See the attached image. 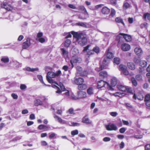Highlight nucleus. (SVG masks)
<instances>
[{
  "label": "nucleus",
  "mask_w": 150,
  "mask_h": 150,
  "mask_svg": "<svg viewBox=\"0 0 150 150\" xmlns=\"http://www.w3.org/2000/svg\"><path fill=\"white\" fill-rule=\"evenodd\" d=\"M71 33L74 37L76 38L77 41L81 46H83L86 44L87 41V36L85 33H78L74 31H71Z\"/></svg>",
  "instance_id": "obj_1"
},
{
  "label": "nucleus",
  "mask_w": 150,
  "mask_h": 150,
  "mask_svg": "<svg viewBox=\"0 0 150 150\" xmlns=\"http://www.w3.org/2000/svg\"><path fill=\"white\" fill-rule=\"evenodd\" d=\"M61 71L60 70L57 71L56 73L52 71H49L46 76V79L48 81L52 84H57V83L54 81L52 79L57 76L61 74Z\"/></svg>",
  "instance_id": "obj_2"
},
{
  "label": "nucleus",
  "mask_w": 150,
  "mask_h": 150,
  "mask_svg": "<svg viewBox=\"0 0 150 150\" xmlns=\"http://www.w3.org/2000/svg\"><path fill=\"white\" fill-rule=\"evenodd\" d=\"M57 84H52V87L54 88H57V90L56 91V93L60 94L62 92V91H61L60 88L57 86L59 87L62 91H65L66 90L63 84L61 83H59V84H58L57 83Z\"/></svg>",
  "instance_id": "obj_3"
},
{
  "label": "nucleus",
  "mask_w": 150,
  "mask_h": 150,
  "mask_svg": "<svg viewBox=\"0 0 150 150\" xmlns=\"http://www.w3.org/2000/svg\"><path fill=\"white\" fill-rule=\"evenodd\" d=\"M81 61L82 60L81 58L78 57L76 55L73 56L71 59L70 60V62L71 65V67H73L74 63H80Z\"/></svg>",
  "instance_id": "obj_4"
},
{
  "label": "nucleus",
  "mask_w": 150,
  "mask_h": 150,
  "mask_svg": "<svg viewBox=\"0 0 150 150\" xmlns=\"http://www.w3.org/2000/svg\"><path fill=\"white\" fill-rule=\"evenodd\" d=\"M105 127L106 129L108 131H116L118 129L116 125L113 124L105 125Z\"/></svg>",
  "instance_id": "obj_5"
},
{
  "label": "nucleus",
  "mask_w": 150,
  "mask_h": 150,
  "mask_svg": "<svg viewBox=\"0 0 150 150\" xmlns=\"http://www.w3.org/2000/svg\"><path fill=\"white\" fill-rule=\"evenodd\" d=\"M54 117L56 119L59 123L63 124H66L67 125H69L68 122L66 120H62L60 117H59L56 115H54Z\"/></svg>",
  "instance_id": "obj_6"
},
{
  "label": "nucleus",
  "mask_w": 150,
  "mask_h": 150,
  "mask_svg": "<svg viewBox=\"0 0 150 150\" xmlns=\"http://www.w3.org/2000/svg\"><path fill=\"white\" fill-rule=\"evenodd\" d=\"M106 84L108 86H109V84L106 82L100 80L98 82L97 87L98 88H101L104 87Z\"/></svg>",
  "instance_id": "obj_7"
},
{
  "label": "nucleus",
  "mask_w": 150,
  "mask_h": 150,
  "mask_svg": "<svg viewBox=\"0 0 150 150\" xmlns=\"http://www.w3.org/2000/svg\"><path fill=\"white\" fill-rule=\"evenodd\" d=\"M117 88L120 90L122 91H127L128 92H131V89L128 88V87L123 86L121 85H118L117 86Z\"/></svg>",
  "instance_id": "obj_8"
},
{
  "label": "nucleus",
  "mask_w": 150,
  "mask_h": 150,
  "mask_svg": "<svg viewBox=\"0 0 150 150\" xmlns=\"http://www.w3.org/2000/svg\"><path fill=\"white\" fill-rule=\"evenodd\" d=\"M1 6L8 11H11L13 9L11 5L5 2H4L1 4Z\"/></svg>",
  "instance_id": "obj_9"
},
{
  "label": "nucleus",
  "mask_w": 150,
  "mask_h": 150,
  "mask_svg": "<svg viewBox=\"0 0 150 150\" xmlns=\"http://www.w3.org/2000/svg\"><path fill=\"white\" fill-rule=\"evenodd\" d=\"M121 48L123 51H127L130 49L131 46L129 45L128 44L123 43L121 45Z\"/></svg>",
  "instance_id": "obj_10"
},
{
  "label": "nucleus",
  "mask_w": 150,
  "mask_h": 150,
  "mask_svg": "<svg viewBox=\"0 0 150 150\" xmlns=\"http://www.w3.org/2000/svg\"><path fill=\"white\" fill-rule=\"evenodd\" d=\"M89 15L87 11L84 12L83 13L80 14L78 16V18L82 20L86 19L88 18Z\"/></svg>",
  "instance_id": "obj_11"
},
{
  "label": "nucleus",
  "mask_w": 150,
  "mask_h": 150,
  "mask_svg": "<svg viewBox=\"0 0 150 150\" xmlns=\"http://www.w3.org/2000/svg\"><path fill=\"white\" fill-rule=\"evenodd\" d=\"M134 52L135 54L137 56H140L143 53L142 49L139 46L135 48L134 49Z\"/></svg>",
  "instance_id": "obj_12"
},
{
  "label": "nucleus",
  "mask_w": 150,
  "mask_h": 150,
  "mask_svg": "<svg viewBox=\"0 0 150 150\" xmlns=\"http://www.w3.org/2000/svg\"><path fill=\"white\" fill-rule=\"evenodd\" d=\"M30 45V40L29 38L26 39V41L24 42L23 44V49H26L29 47Z\"/></svg>",
  "instance_id": "obj_13"
},
{
  "label": "nucleus",
  "mask_w": 150,
  "mask_h": 150,
  "mask_svg": "<svg viewBox=\"0 0 150 150\" xmlns=\"http://www.w3.org/2000/svg\"><path fill=\"white\" fill-rule=\"evenodd\" d=\"M74 81L75 83L79 85L83 83L84 81V80L83 78L81 77L75 78Z\"/></svg>",
  "instance_id": "obj_14"
},
{
  "label": "nucleus",
  "mask_w": 150,
  "mask_h": 150,
  "mask_svg": "<svg viewBox=\"0 0 150 150\" xmlns=\"http://www.w3.org/2000/svg\"><path fill=\"white\" fill-rule=\"evenodd\" d=\"M82 122L84 123L91 124L92 123V121L90 120L87 116L84 117L82 119Z\"/></svg>",
  "instance_id": "obj_15"
},
{
  "label": "nucleus",
  "mask_w": 150,
  "mask_h": 150,
  "mask_svg": "<svg viewBox=\"0 0 150 150\" xmlns=\"http://www.w3.org/2000/svg\"><path fill=\"white\" fill-rule=\"evenodd\" d=\"M105 56L106 57V58H107L108 59H111L114 57L113 54L109 51V49L106 52L105 54Z\"/></svg>",
  "instance_id": "obj_16"
},
{
  "label": "nucleus",
  "mask_w": 150,
  "mask_h": 150,
  "mask_svg": "<svg viewBox=\"0 0 150 150\" xmlns=\"http://www.w3.org/2000/svg\"><path fill=\"white\" fill-rule=\"evenodd\" d=\"M78 94L79 98H85L87 96L86 93L82 91L78 92Z\"/></svg>",
  "instance_id": "obj_17"
},
{
  "label": "nucleus",
  "mask_w": 150,
  "mask_h": 150,
  "mask_svg": "<svg viewBox=\"0 0 150 150\" xmlns=\"http://www.w3.org/2000/svg\"><path fill=\"white\" fill-rule=\"evenodd\" d=\"M121 35L122 36H123V38L126 41H129L131 40L132 39V38L130 35L122 33H121Z\"/></svg>",
  "instance_id": "obj_18"
},
{
  "label": "nucleus",
  "mask_w": 150,
  "mask_h": 150,
  "mask_svg": "<svg viewBox=\"0 0 150 150\" xmlns=\"http://www.w3.org/2000/svg\"><path fill=\"white\" fill-rule=\"evenodd\" d=\"M1 61L4 63L6 64L8 63L9 62V58L7 56H2L1 58Z\"/></svg>",
  "instance_id": "obj_19"
},
{
  "label": "nucleus",
  "mask_w": 150,
  "mask_h": 150,
  "mask_svg": "<svg viewBox=\"0 0 150 150\" xmlns=\"http://www.w3.org/2000/svg\"><path fill=\"white\" fill-rule=\"evenodd\" d=\"M99 76L100 79H102L106 78L108 76L107 73L105 71H102L99 73Z\"/></svg>",
  "instance_id": "obj_20"
},
{
  "label": "nucleus",
  "mask_w": 150,
  "mask_h": 150,
  "mask_svg": "<svg viewBox=\"0 0 150 150\" xmlns=\"http://www.w3.org/2000/svg\"><path fill=\"white\" fill-rule=\"evenodd\" d=\"M87 85L85 84H81L78 85V89L80 90H82L86 89L87 88Z\"/></svg>",
  "instance_id": "obj_21"
},
{
  "label": "nucleus",
  "mask_w": 150,
  "mask_h": 150,
  "mask_svg": "<svg viewBox=\"0 0 150 150\" xmlns=\"http://www.w3.org/2000/svg\"><path fill=\"white\" fill-rule=\"evenodd\" d=\"M108 63V60L107 58H105L103 60V65L101 66H103V68L106 69L107 68Z\"/></svg>",
  "instance_id": "obj_22"
},
{
  "label": "nucleus",
  "mask_w": 150,
  "mask_h": 150,
  "mask_svg": "<svg viewBox=\"0 0 150 150\" xmlns=\"http://www.w3.org/2000/svg\"><path fill=\"white\" fill-rule=\"evenodd\" d=\"M110 12V9L106 7H104L102 10V12L105 14H108Z\"/></svg>",
  "instance_id": "obj_23"
},
{
  "label": "nucleus",
  "mask_w": 150,
  "mask_h": 150,
  "mask_svg": "<svg viewBox=\"0 0 150 150\" xmlns=\"http://www.w3.org/2000/svg\"><path fill=\"white\" fill-rule=\"evenodd\" d=\"M128 68L131 70H134L135 68L134 64L132 62H128L127 64Z\"/></svg>",
  "instance_id": "obj_24"
},
{
  "label": "nucleus",
  "mask_w": 150,
  "mask_h": 150,
  "mask_svg": "<svg viewBox=\"0 0 150 150\" xmlns=\"http://www.w3.org/2000/svg\"><path fill=\"white\" fill-rule=\"evenodd\" d=\"M117 80L116 78L113 77L111 81V86L112 87L115 86L117 84Z\"/></svg>",
  "instance_id": "obj_25"
},
{
  "label": "nucleus",
  "mask_w": 150,
  "mask_h": 150,
  "mask_svg": "<svg viewBox=\"0 0 150 150\" xmlns=\"http://www.w3.org/2000/svg\"><path fill=\"white\" fill-rule=\"evenodd\" d=\"M61 51L64 57L65 58H66L68 57V52L66 49L64 48H62L61 49Z\"/></svg>",
  "instance_id": "obj_26"
},
{
  "label": "nucleus",
  "mask_w": 150,
  "mask_h": 150,
  "mask_svg": "<svg viewBox=\"0 0 150 150\" xmlns=\"http://www.w3.org/2000/svg\"><path fill=\"white\" fill-rule=\"evenodd\" d=\"M38 128L40 130L44 129L45 130H49L48 127L44 125H41L38 127Z\"/></svg>",
  "instance_id": "obj_27"
},
{
  "label": "nucleus",
  "mask_w": 150,
  "mask_h": 150,
  "mask_svg": "<svg viewBox=\"0 0 150 150\" xmlns=\"http://www.w3.org/2000/svg\"><path fill=\"white\" fill-rule=\"evenodd\" d=\"M35 105V106H38L41 105L42 104V102L39 99H36L34 101Z\"/></svg>",
  "instance_id": "obj_28"
},
{
  "label": "nucleus",
  "mask_w": 150,
  "mask_h": 150,
  "mask_svg": "<svg viewBox=\"0 0 150 150\" xmlns=\"http://www.w3.org/2000/svg\"><path fill=\"white\" fill-rule=\"evenodd\" d=\"M139 64L142 67H146L147 63L144 60H141L139 62Z\"/></svg>",
  "instance_id": "obj_29"
},
{
  "label": "nucleus",
  "mask_w": 150,
  "mask_h": 150,
  "mask_svg": "<svg viewBox=\"0 0 150 150\" xmlns=\"http://www.w3.org/2000/svg\"><path fill=\"white\" fill-rule=\"evenodd\" d=\"M76 9L79 11H83L84 12L87 11L85 7L82 6H79Z\"/></svg>",
  "instance_id": "obj_30"
},
{
  "label": "nucleus",
  "mask_w": 150,
  "mask_h": 150,
  "mask_svg": "<svg viewBox=\"0 0 150 150\" xmlns=\"http://www.w3.org/2000/svg\"><path fill=\"white\" fill-rule=\"evenodd\" d=\"M26 70L28 71L33 72L35 71H38V69L37 68H31L30 67H28L26 68Z\"/></svg>",
  "instance_id": "obj_31"
},
{
  "label": "nucleus",
  "mask_w": 150,
  "mask_h": 150,
  "mask_svg": "<svg viewBox=\"0 0 150 150\" xmlns=\"http://www.w3.org/2000/svg\"><path fill=\"white\" fill-rule=\"evenodd\" d=\"M64 91H65V92L63 93V95H64L65 98H68L70 96V94L69 93V91L66 90Z\"/></svg>",
  "instance_id": "obj_32"
},
{
  "label": "nucleus",
  "mask_w": 150,
  "mask_h": 150,
  "mask_svg": "<svg viewBox=\"0 0 150 150\" xmlns=\"http://www.w3.org/2000/svg\"><path fill=\"white\" fill-rule=\"evenodd\" d=\"M143 17L144 19H146L147 18V19L150 21V13H147L144 14Z\"/></svg>",
  "instance_id": "obj_33"
},
{
  "label": "nucleus",
  "mask_w": 150,
  "mask_h": 150,
  "mask_svg": "<svg viewBox=\"0 0 150 150\" xmlns=\"http://www.w3.org/2000/svg\"><path fill=\"white\" fill-rule=\"evenodd\" d=\"M71 41L68 39L64 43V46L66 47H68L71 43Z\"/></svg>",
  "instance_id": "obj_34"
},
{
  "label": "nucleus",
  "mask_w": 150,
  "mask_h": 150,
  "mask_svg": "<svg viewBox=\"0 0 150 150\" xmlns=\"http://www.w3.org/2000/svg\"><path fill=\"white\" fill-rule=\"evenodd\" d=\"M115 21L117 23H122L123 25H124V23L122 19L120 18L117 17L116 18Z\"/></svg>",
  "instance_id": "obj_35"
},
{
  "label": "nucleus",
  "mask_w": 150,
  "mask_h": 150,
  "mask_svg": "<svg viewBox=\"0 0 150 150\" xmlns=\"http://www.w3.org/2000/svg\"><path fill=\"white\" fill-rule=\"evenodd\" d=\"M87 92L88 94L89 95L93 94V88L92 87L89 88L87 90Z\"/></svg>",
  "instance_id": "obj_36"
},
{
  "label": "nucleus",
  "mask_w": 150,
  "mask_h": 150,
  "mask_svg": "<svg viewBox=\"0 0 150 150\" xmlns=\"http://www.w3.org/2000/svg\"><path fill=\"white\" fill-rule=\"evenodd\" d=\"M37 77L40 81L43 84H44V85L47 86V85H46V84L43 81V78L42 76L41 75H38L37 76Z\"/></svg>",
  "instance_id": "obj_37"
},
{
  "label": "nucleus",
  "mask_w": 150,
  "mask_h": 150,
  "mask_svg": "<svg viewBox=\"0 0 150 150\" xmlns=\"http://www.w3.org/2000/svg\"><path fill=\"white\" fill-rule=\"evenodd\" d=\"M94 52H95L96 53H98L100 51V48L98 47H94L93 49Z\"/></svg>",
  "instance_id": "obj_38"
},
{
  "label": "nucleus",
  "mask_w": 150,
  "mask_h": 150,
  "mask_svg": "<svg viewBox=\"0 0 150 150\" xmlns=\"http://www.w3.org/2000/svg\"><path fill=\"white\" fill-rule=\"evenodd\" d=\"M131 81L133 85L135 86H136L137 85V82L134 78L133 77L132 78H131Z\"/></svg>",
  "instance_id": "obj_39"
},
{
  "label": "nucleus",
  "mask_w": 150,
  "mask_h": 150,
  "mask_svg": "<svg viewBox=\"0 0 150 150\" xmlns=\"http://www.w3.org/2000/svg\"><path fill=\"white\" fill-rule=\"evenodd\" d=\"M120 60L119 58H115L114 59V62L117 64H120Z\"/></svg>",
  "instance_id": "obj_40"
},
{
  "label": "nucleus",
  "mask_w": 150,
  "mask_h": 150,
  "mask_svg": "<svg viewBox=\"0 0 150 150\" xmlns=\"http://www.w3.org/2000/svg\"><path fill=\"white\" fill-rule=\"evenodd\" d=\"M130 7V5L127 2H125L123 5V8L124 9H126L129 8Z\"/></svg>",
  "instance_id": "obj_41"
},
{
  "label": "nucleus",
  "mask_w": 150,
  "mask_h": 150,
  "mask_svg": "<svg viewBox=\"0 0 150 150\" xmlns=\"http://www.w3.org/2000/svg\"><path fill=\"white\" fill-rule=\"evenodd\" d=\"M144 100L146 102L150 100V95L149 94L146 95L145 97Z\"/></svg>",
  "instance_id": "obj_42"
},
{
  "label": "nucleus",
  "mask_w": 150,
  "mask_h": 150,
  "mask_svg": "<svg viewBox=\"0 0 150 150\" xmlns=\"http://www.w3.org/2000/svg\"><path fill=\"white\" fill-rule=\"evenodd\" d=\"M79 132L76 129L74 130H73L71 132V134L73 136H74L78 134Z\"/></svg>",
  "instance_id": "obj_43"
},
{
  "label": "nucleus",
  "mask_w": 150,
  "mask_h": 150,
  "mask_svg": "<svg viewBox=\"0 0 150 150\" xmlns=\"http://www.w3.org/2000/svg\"><path fill=\"white\" fill-rule=\"evenodd\" d=\"M76 24L77 25L80 26L82 27H86V24H85L84 23L82 22H79L76 23Z\"/></svg>",
  "instance_id": "obj_44"
},
{
  "label": "nucleus",
  "mask_w": 150,
  "mask_h": 150,
  "mask_svg": "<svg viewBox=\"0 0 150 150\" xmlns=\"http://www.w3.org/2000/svg\"><path fill=\"white\" fill-rule=\"evenodd\" d=\"M68 98H70L73 99L74 100H76L78 99V98H77L73 94H70L69 97Z\"/></svg>",
  "instance_id": "obj_45"
},
{
  "label": "nucleus",
  "mask_w": 150,
  "mask_h": 150,
  "mask_svg": "<svg viewBox=\"0 0 150 150\" xmlns=\"http://www.w3.org/2000/svg\"><path fill=\"white\" fill-rule=\"evenodd\" d=\"M136 78L137 80L140 81L142 79V76L140 75H137L136 76Z\"/></svg>",
  "instance_id": "obj_46"
},
{
  "label": "nucleus",
  "mask_w": 150,
  "mask_h": 150,
  "mask_svg": "<svg viewBox=\"0 0 150 150\" xmlns=\"http://www.w3.org/2000/svg\"><path fill=\"white\" fill-rule=\"evenodd\" d=\"M119 68L120 70L122 71L126 68L125 67L124 65L122 64H121L119 66Z\"/></svg>",
  "instance_id": "obj_47"
},
{
  "label": "nucleus",
  "mask_w": 150,
  "mask_h": 150,
  "mask_svg": "<svg viewBox=\"0 0 150 150\" xmlns=\"http://www.w3.org/2000/svg\"><path fill=\"white\" fill-rule=\"evenodd\" d=\"M115 13L116 12L115 10L114 9L112 8L110 13L111 16L113 17L115 15Z\"/></svg>",
  "instance_id": "obj_48"
},
{
  "label": "nucleus",
  "mask_w": 150,
  "mask_h": 150,
  "mask_svg": "<svg viewBox=\"0 0 150 150\" xmlns=\"http://www.w3.org/2000/svg\"><path fill=\"white\" fill-rule=\"evenodd\" d=\"M94 54V52L93 50H88L87 52V54L88 55H93Z\"/></svg>",
  "instance_id": "obj_49"
},
{
  "label": "nucleus",
  "mask_w": 150,
  "mask_h": 150,
  "mask_svg": "<svg viewBox=\"0 0 150 150\" xmlns=\"http://www.w3.org/2000/svg\"><path fill=\"white\" fill-rule=\"evenodd\" d=\"M11 97L15 99H16L18 98V96L17 95L14 93H13L11 95Z\"/></svg>",
  "instance_id": "obj_50"
},
{
  "label": "nucleus",
  "mask_w": 150,
  "mask_h": 150,
  "mask_svg": "<svg viewBox=\"0 0 150 150\" xmlns=\"http://www.w3.org/2000/svg\"><path fill=\"white\" fill-rule=\"evenodd\" d=\"M148 24L147 23H145L143 24H142L140 25V27L141 28H142L144 27H147L148 26Z\"/></svg>",
  "instance_id": "obj_51"
},
{
  "label": "nucleus",
  "mask_w": 150,
  "mask_h": 150,
  "mask_svg": "<svg viewBox=\"0 0 150 150\" xmlns=\"http://www.w3.org/2000/svg\"><path fill=\"white\" fill-rule=\"evenodd\" d=\"M126 130V129L124 127H122L120 128L119 130V131L121 133H124Z\"/></svg>",
  "instance_id": "obj_52"
},
{
  "label": "nucleus",
  "mask_w": 150,
  "mask_h": 150,
  "mask_svg": "<svg viewBox=\"0 0 150 150\" xmlns=\"http://www.w3.org/2000/svg\"><path fill=\"white\" fill-rule=\"evenodd\" d=\"M134 137L137 139H140L142 137V135H135Z\"/></svg>",
  "instance_id": "obj_53"
},
{
  "label": "nucleus",
  "mask_w": 150,
  "mask_h": 150,
  "mask_svg": "<svg viewBox=\"0 0 150 150\" xmlns=\"http://www.w3.org/2000/svg\"><path fill=\"white\" fill-rule=\"evenodd\" d=\"M111 139L109 137H104L103 139V141L105 142H107L109 141Z\"/></svg>",
  "instance_id": "obj_54"
},
{
  "label": "nucleus",
  "mask_w": 150,
  "mask_h": 150,
  "mask_svg": "<svg viewBox=\"0 0 150 150\" xmlns=\"http://www.w3.org/2000/svg\"><path fill=\"white\" fill-rule=\"evenodd\" d=\"M145 150H150V144H147L145 146Z\"/></svg>",
  "instance_id": "obj_55"
},
{
  "label": "nucleus",
  "mask_w": 150,
  "mask_h": 150,
  "mask_svg": "<svg viewBox=\"0 0 150 150\" xmlns=\"http://www.w3.org/2000/svg\"><path fill=\"white\" fill-rule=\"evenodd\" d=\"M110 114L112 116L116 117L117 115V113L116 112H112L110 113Z\"/></svg>",
  "instance_id": "obj_56"
},
{
  "label": "nucleus",
  "mask_w": 150,
  "mask_h": 150,
  "mask_svg": "<svg viewBox=\"0 0 150 150\" xmlns=\"http://www.w3.org/2000/svg\"><path fill=\"white\" fill-rule=\"evenodd\" d=\"M123 73L125 75H127L129 74L128 71L127 70L126 68L125 69L123 70L122 71Z\"/></svg>",
  "instance_id": "obj_57"
},
{
  "label": "nucleus",
  "mask_w": 150,
  "mask_h": 150,
  "mask_svg": "<svg viewBox=\"0 0 150 150\" xmlns=\"http://www.w3.org/2000/svg\"><path fill=\"white\" fill-rule=\"evenodd\" d=\"M103 68V66H100V67H97L95 69V70L97 71H100V70H102Z\"/></svg>",
  "instance_id": "obj_58"
},
{
  "label": "nucleus",
  "mask_w": 150,
  "mask_h": 150,
  "mask_svg": "<svg viewBox=\"0 0 150 150\" xmlns=\"http://www.w3.org/2000/svg\"><path fill=\"white\" fill-rule=\"evenodd\" d=\"M71 126H79L80 125L79 123L76 122H72L71 123Z\"/></svg>",
  "instance_id": "obj_59"
},
{
  "label": "nucleus",
  "mask_w": 150,
  "mask_h": 150,
  "mask_svg": "<svg viewBox=\"0 0 150 150\" xmlns=\"http://www.w3.org/2000/svg\"><path fill=\"white\" fill-rule=\"evenodd\" d=\"M41 145L42 146H45L47 145V143L45 141H42L41 142Z\"/></svg>",
  "instance_id": "obj_60"
},
{
  "label": "nucleus",
  "mask_w": 150,
  "mask_h": 150,
  "mask_svg": "<svg viewBox=\"0 0 150 150\" xmlns=\"http://www.w3.org/2000/svg\"><path fill=\"white\" fill-rule=\"evenodd\" d=\"M28 111L27 109H25L22 111L21 113L23 114H25L28 113Z\"/></svg>",
  "instance_id": "obj_61"
},
{
  "label": "nucleus",
  "mask_w": 150,
  "mask_h": 150,
  "mask_svg": "<svg viewBox=\"0 0 150 150\" xmlns=\"http://www.w3.org/2000/svg\"><path fill=\"white\" fill-rule=\"evenodd\" d=\"M15 65V67H21V64L18 62H16L14 63Z\"/></svg>",
  "instance_id": "obj_62"
},
{
  "label": "nucleus",
  "mask_w": 150,
  "mask_h": 150,
  "mask_svg": "<svg viewBox=\"0 0 150 150\" xmlns=\"http://www.w3.org/2000/svg\"><path fill=\"white\" fill-rule=\"evenodd\" d=\"M68 6L69 8L72 9H75L76 8L75 6L73 4H69L68 5Z\"/></svg>",
  "instance_id": "obj_63"
},
{
  "label": "nucleus",
  "mask_w": 150,
  "mask_h": 150,
  "mask_svg": "<svg viewBox=\"0 0 150 150\" xmlns=\"http://www.w3.org/2000/svg\"><path fill=\"white\" fill-rule=\"evenodd\" d=\"M38 40L41 43H43L45 41V40L44 38H39Z\"/></svg>",
  "instance_id": "obj_64"
}]
</instances>
